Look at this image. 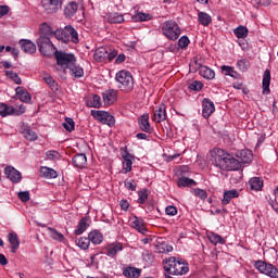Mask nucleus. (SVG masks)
<instances>
[{
  "mask_svg": "<svg viewBox=\"0 0 278 278\" xmlns=\"http://www.w3.org/2000/svg\"><path fill=\"white\" fill-rule=\"evenodd\" d=\"M195 66L190 67V73H197V71H201L205 65L203 63L199 62V60L194 61Z\"/></svg>",
  "mask_w": 278,
  "mask_h": 278,
  "instance_id": "58",
  "label": "nucleus"
},
{
  "mask_svg": "<svg viewBox=\"0 0 278 278\" xmlns=\"http://www.w3.org/2000/svg\"><path fill=\"white\" fill-rule=\"evenodd\" d=\"M54 55L56 59V64H59V66H62L63 68H68V65L71 64V54H66L62 51H56Z\"/></svg>",
  "mask_w": 278,
  "mask_h": 278,
  "instance_id": "18",
  "label": "nucleus"
},
{
  "mask_svg": "<svg viewBox=\"0 0 278 278\" xmlns=\"http://www.w3.org/2000/svg\"><path fill=\"white\" fill-rule=\"evenodd\" d=\"M138 203H140V205H144V203H147V200L149 199V191L147 189H143L138 192Z\"/></svg>",
  "mask_w": 278,
  "mask_h": 278,
  "instance_id": "46",
  "label": "nucleus"
},
{
  "mask_svg": "<svg viewBox=\"0 0 278 278\" xmlns=\"http://www.w3.org/2000/svg\"><path fill=\"white\" fill-rule=\"evenodd\" d=\"M124 161L122 162V173L124 175H127V173H131V166H134V159H123Z\"/></svg>",
  "mask_w": 278,
  "mask_h": 278,
  "instance_id": "40",
  "label": "nucleus"
},
{
  "mask_svg": "<svg viewBox=\"0 0 278 278\" xmlns=\"http://www.w3.org/2000/svg\"><path fill=\"white\" fill-rule=\"evenodd\" d=\"M138 126L141 131L153 134V127H151V124L149 123V113H146L138 118Z\"/></svg>",
  "mask_w": 278,
  "mask_h": 278,
  "instance_id": "16",
  "label": "nucleus"
},
{
  "mask_svg": "<svg viewBox=\"0 0 278 278\" xmlns=\"http://www.w3.org/2000/svg\"><path fill=\"white\" fill-rule=\"evenodd\" d=\"M47 157L48 160H58V157H60V153H58V151H48Z\"/></svg>",
  "mask_w": 278,
  "mask_h": 278,
  "instance_id": "59",
  "label": "nucleus"
},
{
  "mask_svg": "<svg viewBox=\"0 0 278 278\" xmlns=\"http://www.w3.org/2000/svg\"><path fill=\"white\" fill-rule=\"evenodd\" d=\"M9 242L11 244V253H15L18 251V247H21V241L18 240V235L16 232L9 233Z\"/></svg>",
  "mask_w": 278,
  "mask_h": 278,
  "instance_id": "25",
  "label": "nucleus"
},
{
  "mask_svg": "<svg viewBox=\"0 0 278 278\" xmlns=\"http://www.w3.org/2000/svg\"><path fill=\"white\" fill-rule=\"evenodd\" d=\"M102 99L104 105H114V103H116V101L118 100V91L114 89L105 90L102 93Z\"/></svg>",
  "mask_w": 278,
  "mask_h": 278,
  "instance_id": "15",
  "label": "nucleus"
},
{
  "mask_svg": "<svg viewBox=\"0 0 278 278\" xmlns=\"http://www.w3.org/2000/svg\"><path fill=\"white\" fill-rule=\"evenodd\" d=\"M41 8L47 14H55L62 8V0H41Z\"/></svg>",
  "mask_w": 278,
  "mask_h": 278,
  "instance_id": "10",
  "label": "nucleus"
},
{
  "mask_svg": "<svg viewBox=\"0 0 278 278\" xmlns=\"http://www.w3.org/2000/svg\"><path fill=\"white\" fill-rule=\"evenodd\" d=\"M189 90H193L194 92H199V90L203 89V83L199 80H194L188 86Z\"/></svg>",
  "mask_w": 278,
  "mask_h": 278,
  "instance_id": "49",
  "label": "nucleus"
},
{
  "mask_svg": "<svg viewBox=\"0 0 278 278\" xmlns=\"http://www.w3.org/2000/svg\"><path fill=\"white\" fill-rule=\"evenodd\" d=\"M163 34L169 40H177L179 36H181V29H179V25H177L173 21H167L163 24Z\"/></svg>",
  "mask_w": 278,
  "mask_h": 278,
  "instance_id": "7",
  "label": "nucleus"
},
{
  "mask_svg": "<svg viewBox=\"0 0 278 278\" xmlns=\"http://www.w3.org/2000/svg\"><path fill=\"white\" fill-rule=\"evenodd\" d=\"M233 34L238 38H247V36H249V28H247V26H238L233 29Z\"/></svg>",
  "mask_w": 278,
  "mask_h": 278,
  "instance_id": "42",
  "label": "nucleus"
},
{
  "mask_svg": "<svg viewBox=\"0 0 278 278\" xmlns=\"http://www.w3.org/2000/svg\"><path fill=\"white\" fill-rule=\"evenodd\" d=\"M207 239L212 244H225L226 240L220 235L216 232H208Z\"/></svg>",
  "mask_w": 278,
  "mask_h": 278,
  "instance_id": "35",
  "label": "nucleus"
},
{
  "mask_svg": "<svg viewBox=\"0 0 278 278\" xmlns=\"http://www.w3.org/2000/svg\"><path fill=\"white\" fill-rule=\"evenodd\" d=\"M177 186L178 188H190L192 186H197V181L192 178L181 177L178 179Z\"/></svg>",
  "mask_w": 278,
  "mask_h": 278,
  "instance_id": "34",
  "label": "nucleus"
},
{
  "mask_svg": "<svg viewBox=\"0 0 278 278\" xmlns=\"http://www.w3.org/2000/svg\"><path fill=\"white\" fill-rule=\"evenodd\" d=\"M249 186L254 192H261L264 188V180L260 177H253L249 180Z\"/></svg>",
  "mask_w": 278,
  "mask_h": 278,
  "instance_id": "22",
  "label": "nucleus"
},
{
  "mask_svg": "<svg viewBox=\"0 0 278 278\" xmlns=\"http://www.w3.org/2000/svg\"><path fill=\"white\" fill-rule=\"evenodd\" d=\"M52 36H54L56 40L68 45V42H71V26H65L64 29H56L54 33L52 30Z\"/></svg>",
  "mask_w": 278,
  "mask_h": 278,
  "instance_id": "12",
  "label": "nucleus"
},
{
  "mask_svg": "<svg viewBox=\"0 0 278 278\" xmlns=\"http://www.w3.org/2000/svg\"><path fill=\"white\" fill-rule=\"evenodd\" d=\"M21 49L24 53H34L36 51V43L31 42V40L22 39L20 40Z\"/></svg>",
  "mask_w": 278,
  "mask_h": 278,
  "instance_id": "21",
  "label": "nucleus"
},
{
  "mask_svg": "<svg viewBox=\"0 0 278 278\" xmlns=\"http://www.w3.org/2000/svg\"><path fill=\"white\" fill-rule=\"evenodd\" d=\"M108 21L111 24L125 23V17L123 16V14L113 13L109 16Z\"/></svg>",
  "mask_w": 278,
  "mask_h": 278,
  "instance_id": "43",
  "label": "nucleus"
},
{
  "mask_svg": "<svg viewBox=\"0 0 278 278\" xmlns=\"http://www.w3.org/2000/svg\"><path fill=\"white\" fill-rule=\"evenodd\" d=\"M151 18H153V15L142 12H138L131 16L132 23H144V21H151Z\"/></svg>",
  "mask_w": 278,
  "mask_h": 278,
  "instance_id": "30",
  "label": "nucleus"
},
{
  "mask_svg": "<svg viewBox=\"0 0 278 278\" xmlns=\"http://www.w3.org/2000/svg\"><path fill=\"white\" fill-rule=\"evenodd\" d=\"M237 66L240 71H242V73H247L251 66V63L247 59H241L237 62Z\"/></svg>",
  "mask_w": 278,
  "mask_h": 278,
  "instance_id": "45",
  "label": "nucleus"
},
{
  "mask_svg": "<svg viewBox=\"0 0 278 278\" xmlns=\"http://www.w3.org/2000/svg\"><path fill=\"white\" fill-rule=\"evenodd\" d=\"M130 227H132V229H136V231H138L139 233H142V236H144L147 231H149L147 229V225L144 224V219L136 215L130 219Z\"/></svg>",
  "mask_w": 278,
  "mask_h": 278,
  "instance_id": "14",
  "label": "nucleus"
},
{
  "mask_svg": "<svg viewBox=\"0 0 278 278\" xmlns=\"http://www.w3.org/2000/svg\"><path fill=\"white\" fill-rule=\"evenodd\" d=\"M115 79L121 84L119 88L124 90V92H131V90H134V76H131V73L121 71L116 74Z\"/></svg>",
  "mask_w": 278,
  "mask_h": 278,
  "instance_id": "4",
  "label": "nucleus"
},
{
  "mask_svg": "<svg viewBox=\"0 0 278 278\" xmlns=\"http://www.w3.org/2000/svg\"><path fill=\"white\" fill-rule=\"evenodd\" d=\"M91 105H101V96L99 94H93L92 96V101L90 103Z\"/></svg>",
  "mask_w": 278,
  "mask_h": 278,
  "instance_id": "60",
  "label": "nucleus"
},
{
  "mask_svg": "<svg viewBox=\"0 0 278 278\" xmlns=\"http://www.w3.org/2000/svg\"><path fill=\"white\" fill-rule=\"evenodd\" d=\"M192 193L194 194V197H198L199 199H201V201H205V199H207V191L203 189L195 188L193 189Z\"/></svg>",
  "mask_w": 278,
  "mask_h": 278,
  "instance_id": "48",
  "label": "nucleus"
},
{
  "mask_svg": "<svg viewBox=\"0 0 278 278\" xmlns=\"http://www.w3.org/2000/svg\"><path fill=\"white\" fill-rule=\"evenodd\" d=\"M43 81H46V84H48V86L51 88V90H53V92H55L59 88L60 85H58V83L53 79V77L49 74H45L42 76Z\"/></svg>",
  "mask_w": 278,
  "mask_h": 278,
  "instance_id": "37",
  "label": "nucleus"
},
{
  "mask_svg": "<svg viewBox=\"0 0 278 278\" xmlns=\"http://www.w3.org/2000/svg\"><path fill=\"white\" fill-rule=\"evenodd\" d=\"M236 157L223 149H217L211 153L213 166L222 170H240L242 164L253 162V152L251 150H240L236 153Z\"/></svg>",
  "mask_w": 278,
  "mask_h": 278,
  "instance_id": "1",
  "label": "nucleus"
},
{
  "mask_svg": "<svg viewBox=\"0 0 278 278\" xmlns=\"http://www.w3.org/2000/svg\"><path fill=\"white\" fill-rule=\"evenodd\" d=\"M214 112H216L215 105H204V108L202 110V115L204 118H210V116H212V114H214Z\"/></svg>",
  "mask_w": 278,
  "mask_h": 278,
  "instance_id": "44",
  "label": "nucleus"
},
{
  "mask_svg": "<svg viewBox=\"0 0 278 278\" xmlns=\"http://www.w3.org/2000/svg\"><path fill=\"white\" fill-rule=\"evenodd\" d=\"M4 175H7V178L10 179L12 184H21V180L23 179L21 172H18L13 166H7L4 168Z\"/></svg>",
  "mask_w": 278,
  "mask_h": 278,
  "instance_id": "11",
  "label": "nucleus"
},
{
  "mask_svg": "<svg viewBox=\"0 0 278 278\" xmlns=\"http://www.w3.org/2000/svg\"><path fill=\"white\" fill-rule=\"evenodd\" d=\"M222 73L226 76L232 77V79H240V74L229 65H223Z\"/></svg>",
  "mask_w": 278,
  "mask_h": 278,
  "instance_id": "33",
  "label": "nucleus"
},
{
  "mask_svg": "<svg viewBox=\"0 0 278 278\" xmlns=\"http://www.w3.org/2000/svg\"><path fill=\"white\" fill-rule=\"evenodd\" d=\"M263 94H270V70H266L263 75Z\"/></svg>",
  "mask_w": 278,
  "mask_h": 278,
  "instance_id": "28",
  "label": "nucleus"
},
{
  "mask_svg": "<svg viewBox=\"0 0 278 278\" xmlns=\"http://www.w3.org/2000/svg\"><path fill=\"white\" fill-rule=\"evenodd\" d=\"M256 270H260L263 275H267V277L278 278V269L270 263H266L263 261H256L254 264Z\"/></svg>",
  "mask_w": 278,
  "mask_h": 278,
  "instance_id": "8",
  "label": "nucleus"
},
{
  "mask_svg": "<svg viewBox=\"0 0 278 278\" xmlns=\"http://www.w3.org/2000/svg\"><path fill=\"white\" fill-rule=\"evenodd\" d=\"M123 275L124 277H127V278H139L140 275H142V269L128 266L123 269Z\"/></svg>",
  "mask_w": 278,
  "mask_h": 278,
  "instance_id": "20",
  "label": "nucleus"
},
{
  "mask_svg": "<svg viewBox=\"0 0 278 278\" xmlns=\"http://www.w3.org/2000/svg\"><path fill=\"white\" fill-rule=\"evenodd\" d=\"M121 155L123 160H135L136 156L134 154L129 153L127 150V147H124L121 149Z\"/></svg>",
  "mask_w": 278,
  "mask_h": 278,
  "instance_id": "53",
  "label": "nucleus"
},
{
  "mask_svg": "<svg viewBox=\"0 0 278 278\" xmlns=\"http://www.w3.org/2000/svg\"><path fill=\"white\" fill-rule=\"evenodd\" d=\"M165 214L167 216H177V206L175 205H169L165 208Z\"/></svg>",
  "mask_w": 278,
  "mask_h": 278,
  "instance_id": "56",
  "label": "nucleus"
},
{
  "mask_svg": "<svg viewBox=\"0 0 278 278\" xmlns=\"http://www.w3.org/2000/svg\"><path fill=\"white\" fill-rule=\"evenodd\" d=\"M163 268L165 273H168V275H186L190 267L188 263L182 258H176L175 256H170L168 258H165L163 261Z\"/></svg>",
  "mask_w": 278,
  "mask_h": 278,
  "instance_id": "3",
  "label": "nucleus"
},
{
  "mask_svg": "<svg viewBox=\"0 0 278 278\" xmlns=\"http://www.w3.org/2000/svg\"><path fill=\"white\" fill-rule=\"evenodd\" d=\"M7 77H10L13 81H15L18 86H21L22 80L21 77H18V74L12 72V71H7L5 72Z\"/></svg>",
  "mask_w": 278,
  "mask_h": 278,
  "instance_id": "50",
  "label": "nucleus"
},
{
  "mask_svg": "<svg viewBox=\"0 0 278 278\" xmlns=\"http://www.w3.org/2000/svg\"><path fill=\"white\" fill-rule=\"evenodd\" d=\"M63 127L64 129H66V131H71V117L65 118V123H63Z\"/></svg>",
  "mask_w": 278,
  "mask_h": 278,
  "instance_id": "63",
  "label": "nucleus"
},
{
  "mask_svg": "<svg viewBox=\"0 0 278 278\" xmlns=\"http://www.w3.org/2000/svg\"><path fill=\"white\" fill-rule=\"evenodd\" d=\"M71 41L74 42V45H79V34L75 27H71Z\"/></svg>",
  "mask_w": 278,
  "mask_h": 278,
  "instance_id": "54",
  "label": "nucleus"
},
{
  "mask_svg": "<svg viewBox=\"0 0 278 278\" xmlns=\"http://www.w3.org/2000/svg\"><path fill=\"white\" fill-rule=\"evenodd\" d=\"M188 45H190V39L188 38V36H182L179 40H178V47L180 49H187Z\"/></svg>",
  "mask_w": 278,
  "mask_h": 278,
  "instance_id": "55",
  "label": "nucleus"
},
{
  "mask_svg": "<svg viewBox=\"0 0 278 278\" xmlns=\"http://www.w3.org/2000/svg\"><path fill=\"white\" fill-rule=\"evenodd\" d=\"M51 36H53L51 26L43 23L40 27L39 38L37 39V47L39 48L41 55L45 58H52V55L58 53V48H55L53 42H51Z\"/></svg>",
  "mask_w": 278,
  "mask_h": 278,
  "instance_id": "2",
  "label": "nucleus"
},
{
  "mask_svg": "<svg viewBox=\"0 0 278 278\" xmlns=\"http://www.w3.org/2000/svg\"><path fill=\"white\" fill-rule=\"evenodd\" d=\"M270 206L275 212H278V202L277 200H271L270 202Z\"/></svg>",
  "mask_w": 278,
  "mask_h": 278,
  "instance_id": "64",
  "label": "nucleus"
},
{
  "mask_svg": "<svg viewBox=\"0 0 278 278\" xmlns=\"http://www.w3.org/2000/svg\"><path fill=\"white\" fill-rule=\"evenodd\" d=\"M198 21L203 25V27H208V25L212 23V16L205 12H199Z\"/></svg>",
  "mask_w": 278,
  "mask_h": 278,
  "instance_id": "36",
  "label": "nucleus"
},
{
  "mask_svg": "<svg viewBox=\"0 0 278 278\" xmlns=\"http://www.w3.org/2000/svg\"><path fill=\"white\" fill-rule=\"evenodd\" d=\"M40 174H41V177H45L46 179H55L58 177V172L49 167H41Z\"/></svg>",
  "mask_w": 278,
  "mask_h": 278,
  "instance_id": "32",
  "label": "nucleus"
},
{
  "mask_svg": "<svg viewBox=\"0 0 278 278\" xmlns=\"http://www.w3.org/2000/svg\"><path fill=\"white\" fill-rule=\"evenodd\" d=\"M16 97L22 101V103H29L31 101V94L27 92L23 87H17L15 89Z\"/></svg>",
  "mask_w": 278,
  "mask_h": 278,
  "instance_id": "23",
  "label": "nucleus"
},
{
  "mask_svg": "<svg viewBox=\"0 0 278 278\" xmlns=\"http://www.w3.org/2000/svg\"><path fill=\"white\" fill-rule=\"evenodd\" d=\"M240 197V192L238 190L232 189L228 191H224V198L222 200L223 205H229L232 199H238Z\"/></svg>",
  "mask_w": 278,
  "mask_h": 278,
  "instance_id": "19",
  "label": "nucleus"
},
{
  "mask_svg": "<svg viewBox=\"0 0 278 278\" xmlns=\"http://www.w3.org/2000/svg\"><path fill=\"white\" fill-rule=\"evenodd\" d=\"M21 114H25L24 105H0V116L5 118V116H21Z\"/></svg>",
  "mask_w": 278,
  "mask_h": 278,
  "instance_id": "9",
  "label": "nucleus"
},
{
  "mask_svg": "<svg viewBox=\"0 0 278 278\" xmlns=\"http://www.w3.org/2000/svg\"><path fill=\"white\" fill-rule=\"evenodd\" d=\"M8 12H10V7L0 5V18H2V16H5V14H8Z\"/></svg>",
  "mask_w": 278,
  "mask_h": 278,
  "instance_id": "61",
  "label": "nucleus"
},
{
  "mask_svg": "<svg viewBox=\"0 0 278 278\" xmlns=\"http://www.w3.org/2000/svg\"><path fill=\"white\" fill-rule=\"evenodd\" d=\"M71 73L76 79L84 77V67L77 63L75 54H71Z\"/></svg>",
  "mask_w": 278,
  "mask_h": 278,
  "instance_id": "13",
  "label": "nucleus"
},
{
  "mask_svg": "<svg viewBox=\"0 0 278 278\" xmlns=\"http://www.w3.org/2000/svg\"><path fill=\"white\" fill-rule=\"evenodd\" d=\"M71 8H72V14H75L78 10H80L84 14L85 8H84V2H71Z\"/></svg>",
  "mask_w": 278,
  "mask_h": 278,
  "instance_id": "51",
  "label": "nucleus"
},
{
  "mask_svg": "<svg viewBox=\"0 0 278 278\" xmlns=\"http://www.w3.org/2000/svg\"><path fill=\"white\" fill-rule=\"evenodd\" d=\"M72 162L76 168H84L86 166L88 159L86 157V154H76L73 159Z\"/></svg>",
  "mask_w": 278,
  "mask_h": 278,
  "instance_id": "27",
  "label": "nucleus"
},
{
  "mask_svg": "<svg viewBox=\"0 0 278 278\" xmlns=\"http://www.w3.org/2000/svg\"><path fill=\"white\" fill-rule=\"evenodd\" d=\"M91 116L94 121H98V123H101L102 125H108V127H114V125H116V119L110 112L91 110Z\"/></svg>",
  "mask_w": 278,
  "mask_h": 278,
  "instance_id": "6",
  "label": "nucleus"
},
{
  "mask_svg": "<svg viewBox=\"0 0 278 278\" xmlns=\"http://www.w3.org/2000/svg\"><path fill=\"white\" fill-rule=\"evenodd\" d=\"M89 238V242H91V244H101V242H103V233H101V231L99 230H92L89 232L88 235Z\"/></svg>",
  "mask_w": 278,
  "mask_h": 278,
  "instance_id": "24",
  "label": "nucleus"
},
{
  "mask_svg": "<svg viewBox=\"0 0 278 278\" xmlns=\"http://www.w3.org/2000/svg\"><path fill=\"white\" fill-rule=\"evenodd\" d=\"M50 238L52 240H59V242H63L64 240V235H62L61 232L56 231L55 228H50Z\"/></svg>",
  "mask_w": 278,
  "mask_h": 278,
  "instance_id": "47",
  "label": "nucleus"
},
{
  "mask_svg": "<svg viewBox=\"0 0 278 278\" xmlns=\"http://www.w3.org/2000/svg\"><path fill=\"white\" fill-rule=\"evenodd\" d=\"M76 244L79 249H83V251H87V249H90V239L89 237H80L76 239Z\"/></svg>",
  "mask_w": 278,
  "mask_h": 278,
  "instance_id": "39",
  "label": "nucleus"
},
{
  "mask_svg": "<svg viewBox=\"0 0 278 278\" xmlns=\"http://www.w3.org/2000/svg\"><path fill=\"white\" fill-rule=\"evenodd\" d=\"M116 55H118V52L116 50L100 47L96 49L93 60H96V62H112V60H114Z\"/></svg>",
  "mask_w": 278,
  "mask_h": 278,
  "instance_id": "5",
  "label": "nucleus"
},
{
  "mask_svg": "<svg viewBox=\"0 0 278 278\" xmlns=\"http://www.w3.org/2000/svg\"><path fill=\"white\" fill-rule=\"evenodd\" d=\"M17 197L22 203H27L29 201V191H21Z\"/></svg>",
  "mask_w": 278,
  "mask_h": 278,
  "instance_id": "57",
  "label": "nucleus"
},
{
  "mask_svg": "<svg viewBox=\"0 0 278 278\" xmlns=\"http://www.w3.org/2000/svg\"><path fill=\"white\" fill-rule=\"evenodd\" d=\"M119 205L124 212H127V210H129V202L127 200H122L119 202Z\"/></svg>",
  "mask_w": 278,
  "mask_h": 278,
  "instance_id": "62",
  "label": "nucleus"
},
{
  "mask_svg": "<svg viewBox=\"0 0 278 278\" xmlns=\"http://www.w3.org/2000/svg\"><path fill=\"white\" fill-rule=\"evenodd\" d=\"M200 75L201 77H204V79H214V77H216L214 70L207 66H204L200 70Z\"/></svg>",
  "mask_w": 278,
  "mask_h": 278,
  "instance_id": "38",
  "label": "nucleus"
},
{
  "mask_svg": "<svg viewBox=\"0 0 278 278\" xmlns=\"http://www.w3.org/2000/svg\"><path fill=\"white\" fill-rule=\"evenodd\" d=\"M166 118V106H160L159 110L155 111L152 121L154 123H162Z\"/></svg>",
  "mask_w": 278,
  "mask_h": 278,
  "instance_id": "31",
  "label": "nucleus"
},
{
  "mask_svg": "<svg viewBox=\"0 0 278 278\" xmlns=\"http://www.w3.org/2000/svg\"><path fill=\"white\" fill-rule=\"evenodd\" d=\"M20 131L26 140H29V142H36V140H38V134H36V131H34L27 124H23Z\"/></svg>",
  "mask_w": 278,
  "mask_h": 278,
  "instance_id": "17",
  "label": "nucleus"
},
{
  "mask_svg": "<svg viewBox=\"0 0 278 278\" xmlns=\"http://www.w3.org/2000/svg\"><path fill=\"white\" fill-rule=\"evenodd\" d=\"M124 186L127 190H130L131 192H135L136 188L138 187L136 180L134 179L125 180Z\"/></svg>",
  "mask_w": 278,
  "mask_h": 278,
  "instance_id": "52",
  "label": "nucleus"
},
{
  "mask_svg": "<svg viewBox=\"0 0 278 278\" xmlns=\"http://www.w3.org/2000/svg\"><path fill=\"white\" fill-rule=\"evenodd\" d=\"M88 229V223L86 222V218H81L77 225L76 230L74 231L75 236H81L84 231Z\"/></svg>",
  "mask_w": 278,
  "mask_h": 278,
  "instance_id": "41",
  "label": "nucleus"
},
{
  "mask_svg": "<svg viewBox=\"0 0 278 278\" xmlns=\"http://www.w3.org/2000/svg\"><path fill=\"white\" fill-rule=\"evenodd\" d=\"M155 253H173V245L168 244L165 241H159L155 244Z\"/></svg>",
  "mask_w": 278,
  "mask_h": 278,
  "instance_id": "29",
  "label": "nucleus"
},
{
  "mask_svg": "<svg viewBox=\"0 0 278 278\" xmlns=\"http://www.w3.org/2000/svg\"><path fill=\"white\" fill-rule=\"evenodd\" d=\"M123 251V243L110 244L106 248L108 257H116Z\"/></svg>",
  "mask_w": 278,
  "mask_h": 278,
  "instance_id": "26",
  "label": "nucleus"
}]
</instances>
